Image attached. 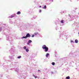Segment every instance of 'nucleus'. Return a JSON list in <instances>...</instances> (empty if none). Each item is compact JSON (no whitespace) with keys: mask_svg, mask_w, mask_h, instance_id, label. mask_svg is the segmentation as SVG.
Masks as SVG:
<instances>
[{"mask_svg":"<svg viewBox=\"0 0 79 79\" xmlns=\"http://www.w3.org/2000/svg\"><path fill=\"white\" fill-rule=\"evenodd\" d=\"M26 37L27 38V37H31V35L29 33H27L26 35Z\"/></svg>","mask_w":79,"mask_h":79,"instance_id":"obj_1","label":"nucleus"},{"mask_svg":"<svg viewBox=\"0 0 79 79\" xmlns=\"http://www.w3.org/2000/svg\"><path fill=\"white\" fill-rule=\"evenodd\" d=\"M45 49V52H48V47H46V48L44 49Z\"/></svg>","mask_w":79,"mask_h":79,"instance_id":"obj_2","label":"nucleus"},{"mask_svg":"<svg viewBox=\"0 0 79 79\" xmlns=\"http://www.w3.org/2000/svg\"><path fill=\"white\" fill-rule=\"evenodd\" d=\"M46 48H47V46H46V45H43L42 47V48L43 49H45Z\"/></svg>","mask_w":79,"mask_h":79,"instance_id":"obj_3","label":"nucleus"},{"mask_svg":"<svg viewBox=\"0 0 79 79\" xmlns=\"http://www.w3.org/2000/svg\"><path fill=\"white\" fill-rule=\"evenodd\" d=\"M31 42H32V41L31 40H29L28 41V43H27V44L29 45V44L30 43H31Z\"/></svg>","mask_w":79,"mask_h":79,"instance_id":"obj_4","label":"nucleus"},{"mask_svg":"<svg viewBox=\"0 0 79 79\" xmlns=\"http://www.w3.org/2000/svg\"><path fill=\"white\" fill-rule=\"evenodd\" d=\"M49 55V53H47L46 56V57H47V58H48V57Z\"/></svg>","mask_w":79,"mask_h":79,"instance_id":"obj_5","label":"nucleus"},{"mask_svg":"<svg viewBox=\"0 0 79 79\" xmlns=\"http://www.w3.org/2000/svg\"><path fill=\"white\" fill-rule=\"evenodd\" d=\"M20 14H21V12L19 11L17 12V15H20Z\"/></svg>","mask_w":79,"mask_h":79,"instance_id":"obj_6","label":"nucleus"},{"mask_svg":"<svg viewBox=\"0 0 79 79\" xmlns=\"http://www.w3.org/2000/svg\"><path fill=\"white\" fill-rule=\"evenodd\" d=\"M78 40H75V43H78Z\"/></svg>","mask_w":79,"mask_h":79,"instance_id":"obj_7","label":"nucleus"},{"mask_svg":"<svg viewBox=\"0 0 79 79\" xmlns=\"http://www.w3.org/2000/svg\"><path fill=\"white\" fill-rule=\"evenodd\" d=\"M66 79H70V77H69V76L66 77Z\"/></svg>","mask_w":79,"mask_h":79,"instance_id":"obj_8","label":"nucleus"},{"mask_svg":"<svg viewBox=\"0 0 79 79\" xmlns=\"http://www.w3.org/2000/svg\"><path fill=\"white\" fill-rule=\"evenodd\" d=\"M60 23H64V20H62L60 21Z\"/></svg>","mask_w":79,"mask_h":79,"instance_id":"obj_9","label":"nucleus"},{"mask_svg":"<svg viewBox=\"0 0 79 79\" xmlns=\"http://www.w3.org/2000/svg\"><path fill=\"white\" fill-rule=\"evenodd\" d=\"M27 38V37H26V36H23L22 37V39H26Z\"/></svg>","mask_w":79,"mask_h":79,"instance_id":"obj_10","label":"nucleus"},{"mask_svg":"<svg viewBox=\"0 0 79 79\" xmlns=\"http://www.w3.org/2000/svg\"><path fill=\"white\" fill-rule=\"evenodd\" d=\"M52 65H53V66H54L55 65V62H52Z\"/></svg>","mask_w":79,"mask_h":79,"instance_id":"obj_11","label":"nucleus"},{"mask_svg":"<svg viewBox=\"0 0 79 79\" xmlns=\"http://www.w3.org/2000/svg\"><path fill=\"white\" fill-rule=\"evenodd\" d=\"M21 56H19L17 57L18 58H21Z\"/></svg>","mask_w":79,"mask_h":79,"instance_id":"obj_12","label":"nucleus"},{"mask_svg":"<svg viewBox=\"0 0 79 79\" xmlns=\"http://www.w3.org/2000/svg\"><path fill=\"white\" fill-rule=\"evenodd\" d=\"M23 48H24V49L25 50H26V46L24 47Z\"/></svg>","mask_w":79,"mask_h":79,"instance_id":"obj_13","label":"nucleus"},{"mask_svg":"<svg viewBox=\"0 0 79 79\" xmlns=\"http://www.w3.org/2000/svg\"><path fill=\"white\" fill-rule=\"evenodd\" d=\"M26 51L27 52H29L28 49H26Z\"/></svg>","mask_w":79,"mask_h":79,"instance_id":"obj_14","label":"nucleus"},{"mask_svg":"<svg viewBox=\"0 0 79 79\" xmlns=\"http://www.w3.org/2000/svg\"><path fill=\"white\" fill-rule=\"evenodd\" d=\"M47 8V6H44V7L43 8Z\"/></svg>","mask_w":79,"mask_h":79,"instance_id":"obj_15","label":"nucleus"},{"mask_svg":"<svg viewBox=\"0 0 79 79\" xmlns=\"http://www.w3.org/2000/svg\"><path fill=\"white\" fill-rule=\"evenodd\" d=\"M38 34V33H34L35 35H37Z\"/></svg>","mask_w":79,"mask_h":79,"instance_id":"obj_16","label":"nucleus"},{"mask_svg":"<svg viewBox=\"0 0 79 79\" xmlns=\"http://www.w3.org/2000/svg\"><path fill=\"white\" fill-rule=\"evenodd\" d=\"M34 37V35H33L32 36H31V37Z\"/></svg>","mask_w":79,"mask_h":79,"instance_id":"obj_17","label":"nucleus"},{"mask_svg":"<svg viewBox=\"0 0 79 79\" xmlns=\"http://www.w3.org/2000/svg\"><path fill=\"white\" fill-rule=\"evenodd\" d=\"M13 17H14V16L11 15V18H13Z\"/></svg>","mask_w":79,"mask_h":79,"instance_id":"obj_18","label":"nucleus"},{"mask_svg":"<svg viewBox=\"0 0 79 79\" xmlns=\"http://www.w3.org/2000/svg\"><path fill=\"white\" fill-rule=\"evenodd\" d=\"M41 11H42V10H40V13H41Z\"/></svg>","mask_w":79,"mask_h":79,"instance_id":"obj_19","label":"nucleus"},{"mask_svg":"<svg viewBox=\"0 0 79 79\" xmlns=\"http://www.w3.org/2000/svg\"><path fill=\"white\" fill-rule=\"evenodd\" d=\"M71 43H72V42H73V40H71Z\"/></svg>","mask_w":79,"mask_h":79,"instance_id":"obj_20","label":"nucleus"},{"mask_svg":"<svg viewBox=\"0 0 79 79\" xmlns=\"http://www.w3.org/2000/svg\"><path fill=\"white\" fill-rule=\"evenodd\" d=\"M35 79H36L37 78V77H35Z\"/></svg>","mask_w":79,"mask_h":79,"instance_id":"obj_21","label":"nucleus"},{"mask_svg":"<svg viewBox=\"0 0 79 79\" xmlns=\"http://www.w3.org/2000/svg\"><path fill=\"white\" fill-rule=\"evenodd\" d=\"M33 77H35V75H33Z\"/></svg>","mask_w":79,"mask_h":79,"instance_id":"obj_22","label":"nucleus"},{"mask_svg":"<svg viewBox=\"0 0 79 79\" xmlns=\"http://www.w3.org/2000/svg\"><path fill=\"white\" fill-rule=\"evenodd\" d=\"M38 72H39V71H40V70H38Z\"/></svg>","mask_w":79,"mask_h":79,"instance_id":"obj_23","label":"nucleus"},{"mask_svg":"<svg viewBox=\"0 0 79 79\" xmlns=\"http://www.w3.org/2000/svg\"><path fill=\"white\" fill-rule=\"evenodd\" d=\"M69 16H71V15H69Z\"/></svg>","mask_w":79,"mask_h":79,"instance_id":"obj_24","label":"nucleus"},{"mask_svg":"<svg viewBox=\"0 0 79 79\" xmlns=\"http://www.w3.org/2000/svg\"><path fill=\"white\" fill-rule=\"evenodd\" d=\"M41 7V6H40V8Z\"/></svg>","mask_w":79,"mask_h":79,"instance_id":"obj_25","label":"nucleus"},{"mask_svg":"<svg viewBox=\"0 0 79 79\" xmlns=\"http://www.w3.org/2000/svg\"><path fill=\"white\" fill-rule=\"evenodd\" d=\"M78 34L79 35V32L78 33Z\"/></svg>","mask_w":79,"mask_h":79,"instance_id":"obj_26","label":"nucleus"}]
</instances>
